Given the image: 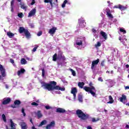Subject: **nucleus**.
Masks as SVG:
<instances>
[{
  "instance_id": "obj_20",
  "label": "nucleus",
  "mask_w": 129,
  "mask_h": 129,
  "mask_svg": "<svg viewBox=\"0 0 129 129\" xmlns=\"http://www.w3.org/2000/svg\"><path fill=\"white\" fill-rule=\"evenodd\" d=\"M44 3H45V4H49V3L50 7L53 8V0H44Z\"/></svg>"
},
{
  "instance_id": "obj_56",
  "label": "nucleus",
  "mask_w": 129,
  "mask_h": 129,
  "mask_svg": "<svg viewBox=\"0 0 129 129\" xmlns=\"http://www.w3.org/2000/svg\"><path fill=\"white\" fill-rule=\"evenodd\" d=\"M73 94V96H74V99H75V98H76V93Z\"/></svg>"
},
{
  "instance_id": "obj_53",
  "label": "nucleus",
  "mask_w": 129,
  "mask_h": 129,
  "mask_svg": "<svg viewBox=\"0 0 129 129\" xmlns=\"http://www.w3.org/2000/svg\"><path fill=\"white\" fill-rule=\"evenodd\" d=\"M30 122H31L32 124H34V123L33 122V118H30Z\"/></svg>"
},
{
  "instance_id": "obj_36",
  "label": "nucleus",
  "mask_w": 129,
  "mask_h": 129,
  "mask_svg": "<svg viewBox=\"0 0 129 129\" xmlns=\"http://www.w3.org/2000/svg\"><path fill=\"white\" fill-rule=\"evenodd\" d=\"M2 118L5 122H7V118H6V115L5 114H3L2 115Z\"/></svg>"
},
{
  "instance_id": "obj_11",
  "label": "nucleus",
  "mask_w": 129,
  "mask_h": 129,
  "mask_svg": "<svg viewBox=\"0 0 129 129\" xmlns=\"http://www.w3.org/2000/svg\"><path fill=\"white\" fill-rule=\"evenodd\" d=\"M35 15H36V9H33L29 13L28 17L31 18V17H33V16H35Z\"/></svg>"
},
{
  "instance_id": "obj_43",
  "label": "nucleus",
  "mask_w": 129,
  "mask_h": 129,
  "mask_svg": "<svg viewBox=\"0 0 129 129\" xmlns=\"http://www.w3.org/2000/svg\"><path fill=\"white\" fill-rule=\"evenodd\" d=\"M101 46V43H100V42H98L97 44H95V47H100Z\"/></svg>"
},
{
  "instance_id": "obj_52",
  "label": "nucleus",
  "mask_w": 129,
  "mask_h": 129,
  "mask_svg": "<svg viewBox=\"0 0 129 129\" xmlns=\"http://www.w3.org/2000/svg\"><path fill=\"white\" fill-rule=\"evenodd\" d=\"M61 59H62V60H63V61H65V60H66V58L64 56H62L61 57Z\"/></svg>"
},
{
  "instance_id": "obj_33",
  "label": "nucleus",
  "mask_w": 129,
  "mask_h": 129,
  "mask_svg": "<svg viewBox=\"0 0 129 129\" xmlns=\"http://www.w3.org/2000/svg\"><path fill=\"white\" fill-rule=\"evenodd\" d=\"M99 119V118H97L96 119H95V118L93 117L92 118V122H97V121H98Z\"/></svg>"
},
{
  "instance_id": "obj_61",
  "label": "nucleus",
  "mask_w": 129,
  "mask_h": 129,
  "mask_svg": "<svg viewBox=\"0 0 129 129\" xmlns=\"http://www.w3.org/2000/svg\"><path fill=\"white\" fill-rule=\"evenodd\" d=\"M126 68L128 69L129 68V65L128 64H126Z\"/></svg>"
},
{
  "instance_id": "obj_35",
  "label": "nucleus",
  "mask_w": 129,
  "mask_h": 129,
  "mask_svg": "<svg viewBox=\"0 0 129 129\" xmlns=\"http://www.w3.org/2000/svg\"><path fill=\"white\" fill-rule=\"evenodd\" d=\"M120 32H121V33H123V34H126V31L125 30H124V29L123 28H120Z\"/></svg>"
},
{
  "instance_id": "obj_63",
  "label": "nucleus",
  "mask_w": 129,
  "mask_h": 129,
  "mask_svg": "<svg viewBox=\"0 0 129 129\" xmlns=\"http://www.w3.org/2000/svg\"><path fill=\"white\" fill-rule=\"evenodd\" d=\"M110 73H111V74H113V71H111Z\"/></svg>"
},
{
  "instance_id": "obj_13",
  "label": "nucleus",
  "mask_w": 129,
  "mask_h": 129,
  "mask_svg": "<svg viewBox=\"0 0 129 129\" xmlns=\"http://www.w3.org/2000/svg\"><path fill=\"white\" fill-rule=\"evenodd\" d=\"M76 45H77V46H82V45H83L81 39L79 38H77V40L76 41Z\"/></svg>"
},
{
  "instance_id": "obj_14",
  "label": "nucleus",
  "mask_w": 129,
  "mask_h": 129,
  "mask_svg": "<svg viewBox=\"0 0 129 129\" xmlns=\"http://www.w3.org/2000/svg\"><path fill=\"white\" fill-rule=\"evenodd\" d=\"M56 30H57V28L55 27H52L51 29H49L48 33L49 34H51V35H53L55 34V33L56 32Z\"/></svg>"
},
{
  "instance_id": "obj_50",
  "label": "nucleus",
  "mask_w": 129,
  "mask_h": 129,
  "mask_svg": "<svg viewBox=\"0 0 129 129\" xmlns=\"http://www.w3.org/2000/svg\"><path fill=\"white\" fill-rule=\"evenodd\" d=\"M46 109H51V107L50 106H45Z\"/></svg>"
},
{
  "instance_id": "obj_22",
  "label": "nucleus",
  "mask_w": 129,
  "mask_h": 129,
  "mask_svg": "<svg viewBox=\"0 0 129 129\" xmlns=\"http://www.w3.org/2000/svg\"><path fill=\"white\" fill-rule=\"evenodd\" d=\"M126 9H127L126 7L119 5V10H120L121 11H125Z\"/></svg>"
},
{
  "instance_id": "obj_62",
  "label": "nucleus",
  "mask_w": 129,
  "mask_h": 129,
  "mask_svg": "<svg viewBox=\"0 0 129 129\" xmlns=\"http://www.w3.org/2000/svg\"><path fill=\"white\" fill-rule=\"evenodd\" d=\"M119 41H121V37L120 36L119 37Z\"/></svg>"
},
{
  "instance_id": "obj_28",
  "label": "nucleus",
  "mask_w": 129,
  "mask_h": 129,
  "mask_svg": "<svg viewBox=\"0 0 129 129\" xmlns=\"http://www.w3.org/2000/svg\"><path fill=\"white\" fill-rule=\"evenodd\" d=\"M71 93L72 94L77 93V89L76 88H72L71 90Z\"/></svg>"
},
{
  "instance_id": "obj_48",
  "label": "nucleus",
  "mask_w": 129,
  "mask_h": 129,
  "mask_svg": "<svg viewBox=\"0 0 129 129\" xmlns=\"http://www.w3.org/2000/svg\"><path fill=\"white\" fill-rule=\"evenodd\" d=\"M43 34V32L42 31H39L38 33H37V36H38V37H40V36H42V34Z\"/></svg>"
},
{
  "instance_id": "obj_39",
  "label": "nucleus",
  "mask_w": 129,
  "mask_h": 129,
  "mask_svg": "<svg viewBox=\"0 0 129 129\" xmlns=\"http://www.w3.org/2000/svg\"><path fill=\"white\" fill-rule=\"evenodd\" d=\"M39 46L36 45V46L32 49V52H36L37 51V49H38Z\"/></svg>"
},
{
  "instance_id": "obj_51",
  "label": "nucleus",
  "mask_w": 129,
  "mask_h": 129,
  "mask_svg": "<svg viewBox=\"0 0 129 129\" xmlns=\"http://www.w3.org/2000/svg\"><path fill=\"white\" fill-rule=\"evenodd\" d=\"M36 2H35V0H32V3H31V6H34L35 5Z\"/></svg>"
},
{
  "instance_id": "obj_12",
  "label": "nucleus",
  "mask_w": 129,
  "mask_h": 129,
  "mask_svg": "<svg viewBox=\"0 0 129 129\" xmlns=\"http://www.w3.org/2000/svg\"><path fill=\"white\" fill-rule=\"evenodd\" d=\"M11 98H7V99L4 100L2 102V104L4 105H7V104H9L10 102H11Z\"/></svg>"
},
{
  "instance_id": "obj_59",
  "label": "nucleus",
  "mask_w": 129,
  "mask_h": 129,
  "mask_svg": "<svg viewBox=\"0 0 129 129\" xmlns=\"http://www.w3.org/2000/svg\"><path fill=\"white\" fill-rule=\"evenodd\" d=\"M87 129H92V127L90 126H88Z\"/></svg>"
},
{
  "instance_id": "obj_9",
  "label": "nucleus",
  "mask_w": 129,
  "mask_h": 129,
  "mask_svg": "<svg viewBox=\"0 0 129 129\" xmlns=\"http://www.w3.org/2000/svg\"><path fill=\"white\" fill-rule=\"evenodd\" d=\"M78 24L79 28H83L85 27L84 24H86V23H85V21L84 20H79Z\"/></svg>"
},
{
  "instance_id": "obj_38",
  "label": "nucleus",
  "mask_w": 129,
  "mask_h": 129,
  "mask_svg": "<svg viewBox=\"0 0 129 129\" xmlns=\"http://www.w3.org/2000/svg\"><path fill=\"white\" fill-rule=\"evenodd\" d=\"M71 71L73 76H76V73L75 72V71L73 70V69H71Z\"/></svg>"
},
{
  "instance_id": "obj_16",
  "label": "nucleus",
  "mask_w": 129,
  "mask_h": 129,
  "mask_svg": "<svg viewBox=\"0 0 129 129\" xmlns=\"http://www.w3.org/2000/svg\"><path fill=\"white\" fill-rule=\"evenodd\" d=\"M119 99L121 102H123V103H124L125 102V100H126V96L122 95V97L119 98Z\"/></svg>"
},
{
  "instance_id": "obj_31",
  "label": "nucleus",
  "mask_w": 129,
  "mask_h": 129,
  "mask_svg": "<svg viewBox=\"0 0 129 129\" xmlns=\"http://www.w3.org/2000/svg\"><path fill=\"white\" fill-rule=\"evenodd\" d=\"M67 3H68V0H64L61 5V7L63 8H65V7H66V4H67Z\"/></svg>"
},
{
  "instance_id": "obj_21",
  "label": "nucleus",
  "mask_w": 129,
  "mask_h": 129,
  "mask_svg": "<svg viewBox=\"0 0 129 129\" xmlns=\"http://www.w3.org/2000/svg\"><path fill=\"white\" fill-rule=\"evenodd\" d=\"M109 100L110 101L107 102V104L110 103V104H111L112 103H113V102L114 101V100H113V98H112V96H111V95H110L109 96Z\"/></svg>"
},
{
  "instance_id": "obj_1",
  "label": "nucleus",
  "mask_w": 129,
  "mask_h": 129,
  "mask_svg": "<svg viewBox=\"0 0 129 129\" xmlns=\"http://www.w3.org/2000/svg\"><path fill=\"white\" fill-rule=\"evenodd\" d=\"M42 87H44V89H47L48 91H54V90H60L61 91H65V88H61L58 85H57V82L52 81L49 82V83H46L45 82L41 83Z\"/></svg>"
},
{
  "instance_id": "obj_4",
  "label": "nucleus",
  "mask_w": 129,
  "mask_h": 129,
  "mask_svg": "<svg viewBox=\"0 0 129 129\" xmlns=\"http://www.w3.org/2000/svg\"><path fill=\"white\" fill-rule=\"evenodd\" d=\"M19 32L20 34H23V33H24L27 39H30L32 36L30 32H29V30H28V29H25L23 27H19Z\"/></svg>"
},
{
  "instance_id": "obj_49",
  "label": "nucleus",
  "mask_w": 129,
  "mask_h": 129,
  "mask_svg": "<svg viewBox=\"0 0 129 129\" xmlns=\"http://www.w3.org/2000/svg\"><path fill=\"white\" fill-rule=\"evenodd\" d=\"M63 55L62 54H58L57 55V59H61Z\"/></svg>"
},
{
  "instance_id": "obj_23",
  "label": "nucleus",
  "mask_w": 129,
  "mask_h": 129,
  "mask_svg": "<svg viewBox=\"0 0 129 129\" xmlns=\"http://www.w3.org/2000/svg\"><path fill=\"white\" fill-rule=\"evenodd\" d=\"M10 123H11V129H16V126H15V123H14L12 119H10Z\"/></svg>"
},
{
  "instance_id": "obj_57",
  "label": "nucleus",
  "mask_w": 129,
  "mask_h": 129,
  "mask_svg": "<svg viewBox=\"0 0 129 129\" xmlns=\"http://www.w3.org/2000/svg\"><path fill=\"white\" fill-rule=\"evenodd\" d=\"M114 8H115V9H119V5L117 6H114Z\"/></svg>"
},
{
  "instance_id": "obj_27",
  "label": "nucleus",
  "mask_w": 129,
  "mask_h": 129,
  "mask_svg": "<svg viewBox=\"0 0 129 129\" xmlns=\"http://www.w3.org/2000/svg\"><path fill=\"white\" fill-rule=\"evenodd\" d=\"M7 36H8V37H9V38H13V37H14V36H15V34L11 32H7Z\"/></svg>"
},
{
  "instance_id": "obj_46",
  "label": "nucleus",
  "mask_w": 129,
  "mask_h": 129,
  "mask_svg": "<svg viewBox=\"0 0 129 129\" xmlns=\"http://www.w3.org/2000/svg\"><path fill=\"white\" fill-rule=\"evenodd\" d=\"M10 62L12 63V64H13V65H15V60H14V59H13V58H11L10 59Z\"/></svg>"
},
{
  "instance_id": "obj_30",
  "label": "nucleus",
  "mask_w": 129,
  "mask_h": 129,
  "mask_svg": "<svg viewBox=\"0 0 129 129\" xmlns=\"http://www.w3.org/2000/svg\"><path fill=\"white\" fill-rule=\"evenodd\" d=\"M52 60L56 62L57 61V53H55L52 56Z\"/></svg>"
},
{
  "instance_id": "obj_26",
  "label": "nucleus",
  "mask_w": 129,
  "mask_h": 129,
  "mask_svg": "<svg viewBox=\"0 0 129 129\" xmlns=\"http://www.w3.org/2000/svg\"><path fill=\"white\" fill-rule=\"evenodd\" d=\"M85 84L84 83V82H80L78 83V86H79V87H80V88H84V87H83V86H84Z\"/></svg>"
},
{
  "instance_id": "obj_60",
  "label": "nucleus",
  "mask_w": 129,
  "mask_h": 129,
  "mask_svg": "<svg viewBox=\"0 0 129 129\" xmlns=\"http://www.w3.org/2000/svg\"><path fill=\"white\" fill-rule=\"evenodd\" d=\"M125 127H126V128H129V125H128V124L126 125Z\"/></svg>"
},
{
  "instance_id": "obj_42",
  "label": "nucleus",
  "mask_w": 129,
  "mask_h": 129,
  "mask_svg": "<svg viewBox=\"0 0 129 129\" xmlns=\"http://www.w3.org/2000/svg\"><path fill=\"white\" fill-rule=\"evenodd\" d=\"M105 63V60H102V61L101 62V66H102V67H104Z\"/></svg>"
},
{
  "instance_id": "obj_24",
  "label": "nucleus",
  "mask_w": 129,
  "mask_h": 129,
  "mask_svg": "<svg viewBox=\"0 0 129 129\" xmlns=\"http://www.w3.org/2000/svg\"><path fill=\"white\" fill-rule=\"evenodd\" d=\"M20 62L22 65H25L27 63V61L26 60V59H25L24 58H21Z\"/></svg>"
},
{
  "instance_id": "obj_17",
  "label": "nucleus",
  "mask_w": 129,
  "mask_h": 129,
  "mask_svg": "<svg viewBox=\"0 0 129 129\" xmlns=\"http://www.w3.org/2000/svg\"><path fill=\"white\" fill-rule=\"evenodd\" d=\"M106 15L109 18H110L111 19H113V16L112 15L111 13L110 12V10H108L106 11Z\"/></svg>"
},
{
  "instance_id": "obj_8",
  "label": "nucleus",
  "mask_w": 129,
  "mask_h": 129,
  "mask_svg": "<svg viewBox=\"0 0 129 129\" xmlns=\"http://www.w3.org/2000/svg\"><path fill=\"white\" fill-rule=\"evenodd\" d=\"M54 126H55V121H52L46 126L45 128L51 129L52 127H54Z\"/></svg>"
},
{
  "instance_id": "obj_45",
  "label": "nucleus",
  "mask_w": 129,
  "mask_h": 129,
  "mask_svg": "<svg viewBox=\"0 0 129 129\" xmlns=\"http://www.w3.org/2000/svg\"><path fill=\"white\" fill-rule=\"evenodd\" d=\"M14 4H15V0H12L11 2V7H14Z\"/></svg>"
},
{
  "instance_id": "obj_58",
  "label": "nucleus",
  "mask_w": 129,
  "mask_h": 129,
  "mask_svg": "<svg viewBox=\"0 0 129 129\" xmlns=\"http://www.w3.org/2000/svg\"><path fill=\"white\" fill-rule=\"evenodd\" d=\"M11 7V12L13 13L14 12V7Z\"/></svg>"
},
{
  "instance_id": "obj_6",
  "label": "nucleus",
  "mask_w": 129,
  "mask_h": 129,
  "mask_svg": "<svg viewBox=\"0 0 129 129\" xmlns=\"http://www.w3.org/2000/svg\"><path fill=\"white\" fill-rule=\"evenodd\" d=\"M99 63V58H97L96 60H93L92 62V65L91 67V68L92 70L94 69V67H95V66L98 64Z\"/></svg>"
},
{
  "instance_id": "obj_54",
  "label": "nucleus",
  "mask_w": 129,
  "mask_h": 129,
  "mask_svg": "<svg viewBox=\"0 0 129 129\" xmlns=\"http://www.w3.org/2000/svg\"><path fill=\"white\" fill-rule=\"evenodd\" d=\"M92 31L93 33H96V30H95V29H92Z\"/></svg>"
},
{
  "instance_id": "obj_44",
  "label": "nucleus",
  "mask_w": 129,
  "mask_h": 129,
  "mask_svg": "<svg viewBox=\"0 0 129 129\" xmlns=\"http://www.w3.org/2000/svg\"><path fill=\"white\" fill-rule=\"evenodd\" d=\"M31 105H33V106H38V105H39V104L35 102H33L31 103Z\"/></svg>"
},
{
  "instance_id": "obj_25",
  "label": "nucleus",
  "mask_w": 129,
  "mask_h": 129,
  "mask_svg": "<svg viewBox=\"0 0 129 129\" xmlns=\"http://www.w3.org/2000/svg\"><path fill=\"white\" fill-rule=\"evenodd\" d=\"M20 8L26 11V10H27L28 8V6H25V4L24 3H20Z\"/></svg>"
},
{
  "instance_id": "obj_7",
  "label": "nucleus",
  "mask_w": 129,
  "mask_h": 129,
  "mask_svg": "<svg viewBox=\"0 0 129 129\" xmlns=\"http://www.w3.org/2000/svg\"><path fill=\"white\" fill-rule=\"evenodd\" d=\"M20 104H21V101L19 100H16L14 101V104L11 105V107H12V108H17V107H18L17 105H20Z\"/></svg>"
},
{
  "instance_id": "obj_34",
  "label": "nucleus",
  "mask_w": 129,
  "mask_h": 129,
  "mask_svg": "<svg viewBox=\"0 0 129 129\" xmlns=\"http://www.w3.org/2000/svg\"><path fill=\"white\" fill-rule=\"evenodd\" d=\"M78 100L80 102H82V101H83V99L82 98V95H79L78 96Z\"/></svg>"
},
{
  "instance_id": "obj_47",
  "label": "nucleus",
  "mask_w": 129,
  "mask_h": 129,
  "mask_svg": "<svg viewBox=\"0 0 129 129\" xmlns=\"http://www.w3.org/2000/svg\"><path fill=\"white\" fill-rule=\"evenodd\" d=\"M98 81H100L101 82H103V80L101 77H100L98 79Z\"/></svg>"
},
{
  "instance_id": "obj_32",
  "label": "nucleus",
  "mask_w": 129,
  "mask_h": 129,
  "mask_svg": "<svg viewBox=\"0 0 129 129\" xmlns=\"http://www.w3.org/2000/svg\"><path fill=\"white\" fill-rule=\"evenodd\" d=\"M37 116H38V118H41V117H42V116H43V115L41 113V111H37Z\"/></svg>"
},
{
  "instance_id": "obj_10",
  "label": "nucleus",
  "mask_w": 129,
  "mask_h": 129,
  "mask_svg": "<svg viewBox=\"0 0 129 129\" xmlns=\"http://www.w3.org/2000/svg\"><path fill=\"white\" fill-rule=\"evenodd\" d=\"M19 125H20L21 129H28V125L25 122H20Z\"/></svg>"
},
{
  "instance_id": "obj_37",
  "label": "nucleus",
  "mask_w": 129,
  "mask_h": 129,
  "mask_svg": "<svg viewBox=\"0 0 129 129\" xmlns=\"http://www.w3.org/2000/svg\"><path fill=\"white\" fill-rule=\"evenodd\" d=\"M23 16L24 15L23 14V13H18V17H19V18H20V19H22Z\"/></svg>"
},
{
  "instance_id": "obj_29",
  "label": "nucleus",
  "mask_w": 129,
  "mask_h": 129,
  "mask_svg": "<svg viewBox=\"0 0 129 129\" xmlns=\"http://www.w3.org/2000/svg\"><path fill=\"white\" fill-rule=\"evenodd\" d=\"M46 123H47V120H43L39 124V126H42V125H44L46 124Z\"/></svg>"
},
{
  "instance_id": "obj_18",
  "label": "nucleus",
  "mask_w": 129,
  "mask_h": 129,
  "mask_svg": "<svg viewBox=\"0 0 129 129\" xmlns=\"http://www.w3.org/2000/svg\"><path fill=\"white\" fill-rule=\"evenodd\" d=\"M26 72V70L24 69H21L20 71H18L17 72V75L20 76L21 74H24Z\"/></svg>"
},
{
  "instance_id": "obj_2",
  "label": "nucleus",
  "mask_w": 129,
  "mask_h": 129,
  "mask_svg": "<svg viewBox=\"0 0 129 129\" xmlns=\"http://www.w3.org/2000/svg\"><path fill=\"white\" fill-rule=\"evenodd\" d=\"M89 85V87H84V90H85L86 92H89L91 95H92V96H95L96 97V89H95V87L93 86V84L92 82H90Z\"/></svg>"
},
{
  "instance_id": "obj_19",
  "label": "nucleus",
  "mask_w": 129,
  "mask_h": 129,
  "mask_svg": "<svg viewBox=\"0 0 129 129\" xmlns=\"http://www.w3.org/2000/svg\"><path fill=\"white\" fill-rule=\"evenodd\" d=\"M100 34L101 36L105 39V40H107V34L103 31H101Z\"/></svg>"
},
{
  "instance_id": "obj_3",
  "label": "nucleus",
  "mask_w": 129,
  "mask_h": 129,
  "mask_svg": "<svg viewBox=\"0 0 129 129\" xmlns=\"http://www.w3.org/2000/svg\"><path fill=\"white\" fill-rule=\"evenodd\" d=\"M76 114L79 118H80L82 120H87V119L89 118V115L84 113V112L80 109L77 110Z\"/></svg>"
},
{
  "instance_id": "obj_15",
  "label": "nucleus",
  "mask_w": 129,
  "mask_h": 129,
  "mask_svg": "<svg viewBox=\"0 0 129 129\" xmlns=\"http://www.w3.org/2000/svg\"><path fill=\"white\" fill-rule=\"evenodd\" d=\"M56 112H58V113H64V112H66V110L62 108H57L56 110Z\"/></svg>"
},
{
  "instance_id": "obj_5",
  "label": "nucleus",
  "mask_w": 129,
  "mask_h": 129,
  "mask_svg": "<svg viewBox=\"0 0 129 129\" xmlns=\"http://www.w3.org/2000/svg\"><path fill=\"white\" fill-rule=\"evenodd\" d=\"M0 72L1 73V75L2 77H6V69L4 68V66L3 65L0 64Z\"/></svg>"
},
{
  "instance_id": "obj_64",
  "label": "nucleus",
  "mask_w": 129,
  "mask_h": 129,
  "mask_svg": "<svg viewBox=\"0 0 129 129\" xmlns=\"http://www.w3.org/2000/svg\"><path fill=\"white\" fill-rule=\"evenodd\" d=\"M104 112H107V110L104 109Z\"/></svg>"
},
{
  "instance_id": "obj_41",
  "label": "nucleus",
  "mask_w": 129,
  "mask_h": 129,
  "mask_svg": "<svg viewBox=\"0 0 129 129\" xmlns=\"http://www.w3.org/2000/svg\"><path fill=\"white\" fill-rule=\"evenodd\" d=\"M42 77H45V69H44L42 70Z\"/></svg>"
},
{
  "instance_id": "obj_55",
  "label": "nucleus",
  "mask_w": 129,
  "mask_h": 129,
  "mask_svg": "<svg viewBox=\"0 0 129 129\" xmlns=\"http://www.w3.org/2000/svg\"><path fill=\"white\" fill-rule=\"evenodd\" d=\"M129 89V86H127L125 87V90Z\"/></svg>"
},
{
  "instance_id": "obj_40",
  "label": "nucleus",
  "mask_w": 129,
  "mask_h": 129,
  "mask_svg": "<svg viewBox=\"0 0 129 129\" xmlns=\"http://www.w3.org/2000/svg\"><path fill=\"white\" fill-rule=\"evenodd\" d=\"M21 112L23 113L24 116H26V113L25 112V109L24 108H22Z\"/></svg>"
}]
</instances>
